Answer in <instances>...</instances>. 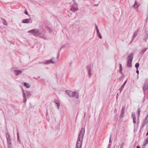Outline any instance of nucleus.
<instances>
[{"instance_id": "1", "label": "nucleus", "mask_w": 148, "mask_h": 148, "mask_svg": "<svg viewBox=\"0 0 148 148\" xmlns=\"http://www.w3.org/2000/svg\"><path fill=\"white\" fill-rule=\"evenodd\" d=\"M85 132L84 128H82L79 132L77 139L76 145V147L77 148H81L82 147V143L83 140Z\"/></svg>"}, {"instance_id": "2", "label": "nucleus", "mask_w": 148, "mask_h": 148, "mask_svg": "<svg viewBox=\"0 0 148 148\" xmlns=\"http://www.w3.org/2000/svg\"><path fill=\"white\" fill-rule=\"evenodd\" d=\"M66 92L70 97H75L78 99L79 97V95L76 92H73L71 91L66 90Z\"/></svg>"}, {"instance_id": "3", "label": "nucleus", "mask_w": 148, "mask_h": 148, "mask_svg": "<svg viewBox=\"0 0 148 148\" xmlns=\"http://www.w3.org/2000/svg\"><path fill=\"white\" fill-rule=\"evenodd\" d=\"M133 58V54L132 53L130 54V55L128 56L127 58V66L128 67H132V61Z\"/></svg>"}, {"instance_id": "4", "label": "nucleus", "mask_w": 148, "mask_h": 148, "mask_svg": "<svg viewBox=\"0 0 148 148\" xmlns=\"http://www.w3.org/2000/svg\"><path fill=\"white\" fill-rule=\"evenodd\" d=\"M58 60V57H57L55 58H53L50 60H46L45 62H44L43 63L46 64H48L50 63L55 64L56 63Z\"/></svg>"}, {"instance_id": "5", "label": "nucleus", "mask_w": 148, "mask_h": 148, "mask_svg": "<svg viewBox=\"0 0 148 148\" xmlns=\"http://www.w3.org/2000/svg\"><path fill=\"white\" fill-rule=\"evenodd\" d=\"M6 137L7 141V143L8 147L10 148V145L11 144V140L10 135L8 132H7L6 134Z\"/></svg>"}, {"instance_id": "6", "label": "nucleus", "mask_w": 148, "mask_h": 148, "mask_svg": "<svg viewBox=\"0 0 148 148\" xmlns=\"http://www.w3.org/2000/svg\"><path fill=\"white\" fill-rule=\"evenodd\" d=\"M77 4L76 3L74 2L73 4L71 6V10L72 11L75 12V11H77L78 10L77 7Z\"/></svg>"}, {"instance_id": "7", "label": "nucleus", "mask_w": 148, "mask_h": 148, "mask_svg": "<svg viewBox=\"0 0 148 148\" xmlns=\"http://www.w3.org/2000/svg\"><path fill=\"white\" fill-rule=\"evenodd\" d=\"M92 67V65L91 64H89L87 66V70L89 75L90 76L92 75V73L91 72V71Z\"/></svg>"}, {"instance_id": "8", "label": "nucleus", "mask_w": 148, "mask_h": 148, "mask_svg": "<svg viewBox=\"0 0 148 148\" xmlns=\"http://www.w3.org/2000/svg\"><path fill=\"white\" fill-rule=\"evenodd\" d=\"M41 33L40 31L38 30L35 29L34 33V34H33V35L35 36H38L42 38V36H40V35H41Z\"/></svg>"}, {"instance_id": "9", "label": "nucleus", "mask_w": 148, "mask_h": 148, "mask_svg": "<svg viewBox=\"0 0 148 148\" xmlns=\"http://www.w3.org/2000/svg\"><path fill=\"white\" fill-rule=\"evenodd\" d=\"M132 115L133 119V123L135 124L136 123V118L135 113L134 112H132Z\"/></svg>"}, {"instance_id": "10", "label": "nucleus", "mask_w": 148, "mask_h": 148, "mask_svg": "<svg viewBox=\"0 0 148 148\" xmlns=\"http://www.w3.org/2000/svg\"><path fill=\"white\" fill-rule=\"evenodd\" d=\"M22 72V71L18 70H15L14 71V73L16 75V76H17L18 75L21 73Z\"/></svg>"}, {"instance_id": "11", "label": "nucleus", "mask_w": 148, "mask_h": 148, "mask_svg": "<svg viewBox=\"0 0 148 148\" xmlns=\"http://www.w3.org/2000/svg\"><path fill=\"white\" fill-rule=\"evenodd\" d=\"M23 102L25 103L26 102L27 99L25 94V93L23 89Z\"/></svg>"}, {"instance_id": "12", "label": "nucleus", "mask_w": 148, "mask_h": 148, "mask_svg": "<svg viewBox=\"0 0 148 148\" xmlns=\"http://www.w3.org/2000/svg\"><path fill=\"white\" fill-rule=\"evenodd\" d=\"M139 5V4H138V3H137L136 1L135 3V4L133 5V8H137Z\"/></svg>"}, {"instance_id": "13", "label": "nucleus", "mask_w": 148, "mask_h": 148, "mask_svg": "<svg viewBox=\"0 0 148 148\" xmlns=\"http://www.w3.org/2000/svg\"><path fill=\"white\" fill-rule=\"evenodd\" d=\"M30 19H25L23 20L22 22L23 23H28L30 22Z\"/></svg>"}, {"instance_id": "14", "label": "nucleus", "mask_w": 148, "mask_h": 148, "mask_svg": "<svg viewBox=\"0 0 148 148\" xmlns=\"http://www.w3.org/2000/svg\"><path fill=\"white\" fill-rule=\"evenodd\" d=\"M148 123V115L147 116L145 119L144 121L143 125H145V124Z\"/></svg>"}, {"instance_id": "15", "label": "nucleus", "mask_w": 148, "mask_h": 148, "mask_svg": "<svg viewBox=\"0 0 148 148\" xmlns=\"http://www.w3.org/2000/svg\"><path fill=\"white\" fill-rule=\"evenodd\" d=\"M148 88V83H146L144 84V86L143 87V89L144 90H145Z\"/></svg>"}, {"instance_id": "16", "label": "nucleus", "mask_w": 148, "mask_h": 148, "mask_svg": "<svg viewBox=\"0 0 148 148\" xmlns=\"http://www.w3.org/2000/svg\"><path fill=\"white\" fill-rule=\"evenodd\" d=\"M148 49L147 48H144L140 53V54L142 55H143L144 53Z\"/></svg>"}, {"instance_id": "17", "label": "nucleus", "mask_w": 148, "mask_h": 148, "mask_svg": "<svg viewBox=\"0 0 148 148\" xmlns=\"http://www.w3.org/2000/svg\"><path fill=\"white\" fill-rule=\"evenodd\" d=\"M138 30H136L134 33L133 36V39H134V38L138 34Z\"/></svg>"}, {"instance_id": "18", "label": "nucleus", "mask_w": 148, "mask_h": 148, "mask_svg": "<svg viewBox=\"0 0 148 148\" xmlns=\"http://www.w3.org/2000/svg\"><path fill=\"white\" fill-rule=\"evenodd\" d=\"M54 102L56 104V105L58 106V108L59 109V106H60V103L56 99L54 101Z\"/></svg>"}, {"instance_id": "19", "label": "nucleus", "mask_w": 148, "mask_h": 148, "mask_svg": "<svg viewBox=\"0 0 148 148\" xmlns=\"http://www.w3.org/2000/svg\"><path fill=\"white\" fill-rule=\"evenodd\" d=\"M148 143V137L146 138V140L144 142V145H146Z\"/></svg>"}, {"instance_id": "20", "label": "nucleus", "mask_w": 148, "mask_h": 148, "mask_svg": "<svg viewBox=\"0 0 148 148\" xmlns=\"http://www.w3.org/2000/svg\"><path fill=\"white\" fill-rule=\"evenodd\" d=\"M26 96L28 97V98H29V96L31 95V92H29V91H28V92H27L26 93Z\"/></svg>"}, {"instance_id": "21", "label": "nucleus", "mask_w": 148, "mask_h": 148, "mask_svg": "<svg viewBox=\"0 0 148 148\" xmlns=\"http://www.w3.org/2000/svg\"><path fill=\"white\" fill-rule=\"evenodd\" d=\"M24 85L27 88H29L30 87V86L29 84H28L27 83H24Z\"/></svg>"}, {"instance_id": "22", "label": "nucleus", "mask_w": 148, "mask_h": 148, "mask_svg": "<svg viewBox=\"0 0 148 148\" xmlns=\"http://www.w3.org/2000/svg\"><path fill=\"white\" fill-rule=\"evenodd\" d=\"M35 30V29H32V30L29 31L28 32L29 33H33V34H34Z\"/></svg>"}, {"instance_id": "23", "label": "nucleus", "mask_w": 148, "mask_h": 148, "mask_svg": "<svg viewBox=\"0 0 148 148\" xmlns=\"http://www.w3.org/2000/svg\"><path fill=\"white\" fill-rule=\"evenodd\" d=\"M139 66V64L138 63H136L135 64V67L137 69H138V68Z\"/></svg>"}, {"instance_id": "24", "label": "nucleus", "mask_w": 148, "mask_h": 148, "mask_svg": "<svg viewBox=\"0 0 148 148\" xmlns=\"http://www.w3.org/2000/svg\"><path fill=\"white\" fill-rule=\"evenodd\" d=\"M3 19L4 20V22H3V24L5 25H7V23L6 20L4 19Z\"/></svg>"}, {"instance_id": "25", "label": "nucleus", "mask_w": 148, "mask_h": 148, "mask_svg": "<svg viewBox=\"0 0 148 148\" xmlns=\"http://www.w3.org/2000/svg\"><path fill=\"white\" fill-rule=\"evenodd\" d=\"M125 110V108L124 107H123V108H122L121 111V112H122V114H124Z\"/></svg>"}, {"instance_id": "26", "label": "nucleus", "mask_w": 148, "mask_h": 148, "mask_svg": "<svg viewBox=\"0 0 148 148\" xmlns=\"http://www.w3.org/2000/svg\"><path fill=\"white\" fill-rule=\"evenodd\" d=\"M96 29L97 31V34H98L100 33L99 32L97 26H96Z\"/></svg>"}, {"instance_id": "27", "label": "nucleus", "mask_w": 148, "mask_h": 148, "mask_svg": "<svg viewBox=\"0 0 148 148\" xmlns=\"http://www.w3.org/2000/svg\"><path fill=\"white\" fill-rule=\"evenodd\" d=\"M140 110L139 109H138V117H139L140 115Z\"/></svg>"}, {"instance_id": "28", "label": "nucleus", "mask_w": 148, "mask_h": 148, "mask_svg": "<svg viewBox=\"0 0 148 148\" xmlns=\"http://www.w3.org/2000/svg\"><path fill=\"white\" fill-rule=\"evenodd\" d=\"M98 36H99V38L100 39H102V37L101 34L100 33L99 34H97Z\"/></svg>"}, {"instance_id": "29", "label": "nucleus", "mask_w": 148, "mask_h": 148, "mask_svg": "<svg viewBox=\"0 0 148 148\" xmlns=\"http://www.w3.org/2000/svg\"><path fill=\"white\" fill-rule=\"evenodd\" d=\"M125 85H124L123 84L122 85L121 88H120V91L123 88V87H124Z\"/></svg>"}, {"instance_id": "30", "label": "nucleus", "mask_w": 148, "mask_h": 148, "mask_svg": "<svg viewBox=\"0 0 148 148\" xmlns=\"http://www.w3.org/2000/svg\"><path fill=\"white\" fill-rule=\"evenodd\" d=\"M122 69L121 68H120V70H119V72L121 74H123V73L122 72Z\"/></svg>"}, {"instance_id": "31", "label": "nucleus", "mask_w": 148, "mask_h": 148, "mask_svg": "<svg viewBox=\"0 0 148 148\" xmlns=\"http://www.w3.org/2000/svg\"><path fill=\"white\" fill-rule=\"evenodd\" d=\"M124 145V143H123L121 145V148H123Z\"/></svg>"}, {"instance_id": "32", "label": "nucleus", "mask_w": 148, "mask_h": 148, "mask_svg": "<svg viewBox=\"0 0 148 148\" xmlns=\"http://www.w3.org/2000/svg\"><path fill=\"white\" fill-rule=\"evenodd\" d=\"M25 14L27 15L28 14V13L27 10L25 11Z\"/></svg>"}, {"instance_id": "33", "label": "nucleus", "mask_w": 148, "mask_h": 148, "mask_svg": "<svg viewBox=\"0 0 148 148\" xmlns=\"http://www.w3.org/2000/svg\"><path fill=\"white\" fill-rule=\"evenodd\" d=\"M124 114H122V113H121V114L120 115V117H123V115Z\"/></svg>"}, {"instance_id": "34", "label": "nucleus", "mask_w": 148, "mask_h": 148, "mask_svg": "<svg viewBox=\"0 0 148 148\" xmlns=\"http://www.w3.org/2000/svg\"><path fill=\"white\" fill-rule=\"evenodd\" d=\"M136 73H137V74H138L139 73V71L138 70V69H137V71H136Z\"/></svg>"}, {"instance_id": "35", "label": "nucleus", "mask_w": 148, "mask_h": 148, "mask_svg": "<svg viewBox=\"0 0 148 148\" xmlns=\"http://www.w3.org/2000/svg\"><path fill=\"white\" fill-rule=\"evenodd\" d=\"M119 65H120V68H121V69L122 68V65H121V64H119Z\"/></svg>"}, {"instance_id": "36", "label": "nucleus", "mask_w": 148, "mask_h": 148, "mask_svg": "<svg viewBox=\"0 0 148 148\" xmlns=\"http://www.w3.org/2000/svg\"><path fill=\"white\" fill-rule=\"evenodd\" d=\"M117 111V110H116V108H115L114 110V112L115 113H116V112Z\"/></svg>"}, {"instance_id": "37", "label": "nucleus", "mask_w": 148, "mask_h": 148, "mask_svg": "<svg viewBox=\"0 0 148 148\" xmlns=\"http://www.w3.org/2000/svg\"><path fill=\"white\" fill-rule=\"evenodd\" d=\"M111 135H110V138L109 142H110V141H111Z\"/></svg>"}, {"instance_id": "38", "label": "nucleus", "mask_w": 148, "mask_h": 148, "mask_svg": "<svg viewBox=\"0 0 148 148\" xmlns=\"http://www.w3.org/2000/svg\"><path fill=\"white\" fill-rule=\"evenodd\" d=\"M17 134H18L17 138H18V139L19 138V136H18V133Z\"/></svg>"}, {"instance_id": "39", "label": "nucleus", "mask_w": 148, "mask_h": 148, "mask_svg": "<svg viewBox=\"0 0 148 148\" xmlns=\"http://www.w3.org/2000/svg\"><path fill=\"white\" fill-rule=\"evenodd\" d=\"M126 81H125L124 82V83L123 84H124V85H125V84H126Z\"/></svg>"}, {"instance_id": "40", "label": "nucleus", "mask_w": 148, "mask_h": 148, "mask_svg": "<svg viewBox=\"0 0 148 148\" xmlns=\"http://www.w3.org/2000/svg\"><path fill=\"white\" fill-rule=\"evenodd\" d=\"M136 148H140V147L139 146H137L136 147Z\"/></svg>"}, {"instance_id": "41", "label": "nucleus", "mask_w": 148, "mask_h": 148, "mask_svg": "<svg viewBox=\"0 0 148 148\" xmlns=\"http://www.w3.org/2000/svg\"><path fill=\"white\" fill-rule=\"evenodd\" d=\"M86 113H84V118L85 117V116H86Z\"/></svg>"}, {"instance_id": "42", "label": "nucleus", "mask_w": 148, "mask_h": 148, "mask_svg": "<svg viewBox=\"0 0 148 148\" xmlns=\"http://www.w3.org/2000/svg\"><path fill=\"white\" fill-rule=\"evenodd\" d=\"M148 135V132H147L146 134V135L147 136Z\"/></svg>"}, {"instance_id": "43", "label": "nucleus", "mask_w": 148, "mask_h": 148, "mask_svg": "<svg viewBox=\"0 0 148 148\" xmlns=\"http://www.w3.org/2000/svg\"><path fill=\"white\" fill-rule=\"evenodd\" d=\"M145 41L146 40V39L145 38L144 39Z\"/></svg>"}, {"instance_id": "44", "label": "nucleus", "mask_w": 148, "mask_h": 148, "mask_svg": "<svg viewBox=\"0 0 148 148\" xmlns=\"http://www.w3.org/2000/svg\"><path fill=\"white\" fill-rule=\"evenodd\" d=\"M8 147V148H11L10 146V148H9Z\"/></svg>"}, {"instance_id": "45", "label": "nucleus", "mask_w": 148, "mask_h": 148, "mask_svg": "<svg viewBox=\"0 0 148 148\" xmlns=\"http://www.w3.org/2000/svg\"><path fill=\"white\" fill-rule=\"evenodd\" d=\"M95 27H96V26H97V25H96V24H95Z\"/></svg>"}, {"instance_id": "46", "label": "nucleus", "mask_w": 148, "mask_h": 148, "mask_svg": "<svg viewBox=\"0 0 148 148\" xmlns=\"http://www.w3.org/2000/svg\"><path fill=\"white\" fill-rule=\"evenodd\" d=\"M110 146V144H109L108 145V146Z\"/></svg>"}]
</instances>
